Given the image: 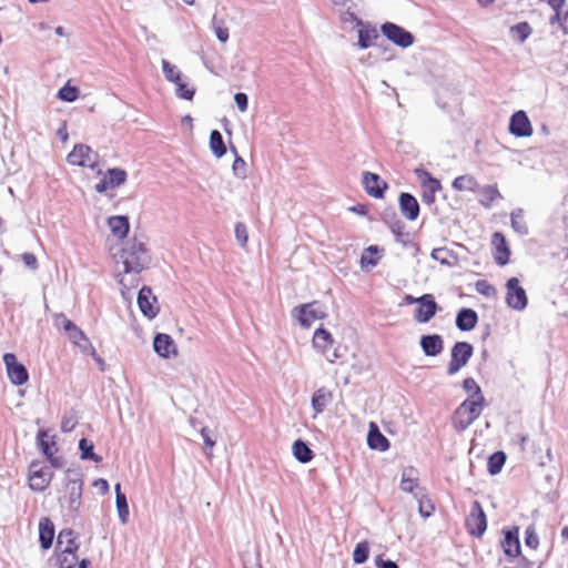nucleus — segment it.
Returning <instances> with one entry per match:
<instances>
[{
  "label": "nucleus",
  "mask_w": 568,
  "mask_h": 568,
  "mask_svg": "<svg viewBox=\"0 0 568 568\" xmlns=\"http://www.w3.org/2000/svg\"><path fill=\"white\" fill-rule=\"evenodd\" d=\"M235 237H236V241L237 243L244 247L248 241V234H247V229H246V225L242 222H237L235 224Z\"/></svg>",
  "instance_id": "nucleus-55"
},
{
  "label": "nucleus",
  "mask_w": 568,
  "mask_h": 568,
  "mask_svg": "<svg viewBox=\"0 0 568 568\" xmlns=\"http://www.w3.org/2000/svg\"><path fill=\"white\" fill-rule=\"evenodd\" d=\"M369 556V544L367 540L361 541L353 551V561L357 565L364 564Z\"/></svg>",
  "instance_id": "nucleus-49"
},
{
  "label": "nucleus",
  "mask_w": 568,
  "mask_h": 568,
  "mask_svg": "<svg viewBox=\"0 0 568 568\" xmlns=\"http://www.w3.org/2000/svg\"><path fill=\"white\" fill-rule=\"evenodd\" d=\"M65 491L68 510L78 514L82 504L83 480L77 471L68 469L65 473Z\"/></svg>",
  "instance_id": "nucleus-3"
},
{
  "label": "nucleus",
  "mask_w": 568,
  "mask_h": 568,
  "mask_svg": "<svg viewBox=\"0 0 568 568\" xmlns=\"http://www.w3.org/2000/svg\"><path fill=\"white\" fill-rule=\"evenodd\" d=\"M292 449H293L294 457L300 463H303V464L310 463L313 459V457H314V454H313L312 449L302 439H296L293 443Z\"/></svg>",
  "instance_id": "nucleus-35"
},
{
  "label": "nucleus",
  "mask_w": 568,
  "mask_h": 568,
  "mask_svg": "<svg viewBox=\"0 0 568 568\" xmlns=\"http://www.w3.org/2000/svg\"><path fill=\"white\" fill-rule=\"evenodd\" d=\"M430 256L443 265H450L449 257L452 256V252L445 247L434 248Z\"/></svg>",
  "instance_id": "nucleus-53"
},
{
  "label": "nucleus",
  "mask_w": 568,
  "mask_h": 568,
  "mask_svg": "<svg viewBox=\"0 0 568 568\" xmlns=\"http://www.w3.org/2000/svg\"><path fill=\"white\" fill-rule=\"evenodd\" d=\"M466 528L469 535L480 538L487 529V517L478 501H474L466 519Z\"/></svg>",
  "instance_id": "nucleus-8"
},
{
  "label": "nucleus",
  "mask_w": 568,
  "mask_h": 568,
  "mask_svg": "<svg viewBox=\"0 0 568 568\" xmlns=\"http://www.w3.org/2000/svg\"><path fill=\"white\" fill-rule=\"evenodd\" d=\"M211 27L219 41L225 43L229 40L230 34L225 20L213 16Z\"/></svg>",
  "instance_id": "nucleus-46"
},
{
  "label": "nucleus",
  "mask_w": 568,
  "mask_h": 568,
  "mask_svg": "<svg viewBox=\"0 0 568 568\" xmlns=\"http://www.w3.org/2000/svg\"><path fill=\"white\" fill-rule=\"evenodd\" d=\"M423 180H422V201L427 204L432 205L435 202V194L442 189L440 182L433 178L428 172H423Z\"/></svg>",
  "instance_id": "nucleus-22"
},
{
  "label": "nucleus",
  "mask_w": 568,
  "mask_h": 568,
  "mask_svg": "<svg viewBox=\"0 0 568 568\" xmlns=\"http://www.w3.org/2000/svg\"><path fill=\"white\" fill-rule=\"evenodd\" d=\"M154 352L163 358H169L171 355H176V345L173 338L165 333H158L153 338Z\"/></svg>",
  "instance_id": "nucleus-18"
},
{
  "label": "nucleus",
  "mask_w": 568,
  "mask_h": 568,
  "mask_svg": "<svg viewBox=\"0 0 568 568\" xmlns=\"http://www.w3.org/2000/svg\"><path fill=\"white\" fill-rule=\"evenodd\" d=\"M525 544L531 549H537L539 546V538L532 526L527 527L525 531Z\"/></svg>",
  "instance_id": "nucleus-56"
},
{
  "label": "nucleus",
  "mask_w": 568,
  "mask_h": 568,
  "mask_svg": "<svg viewBox=\"0 0 568 568\" xmlns=\"http://www.w3.org/2000/svg\"><path fill=\"white\" fill-rule=\"evenodd\" d=\"M378 253H379V248L376 245H371V246L366 247L363 251L362 256H361L362 270L369 271L373 267H375L379 262V257L375 256Z\"/></svg>",
  "instance_id": "nucleus-34"
},
{
  "label": "nucleus",
  "mask_w": 568,
  "mask_h": 568,
  "mask_svg": "<svg viewBox=\"0 0 568 568\" xmlns=\"http://www.w3.org/2000/svg\"><path fill=\"white\" fill-rule=\"evenodd\" d=\"M549 23L551 26L558 23L560 29L564 31V33L568 32V29L566 26V23H568V21H565L564 17H561V14H560V11H555V14L552 17H550V19H549Z\"/></svg>",
  "instance_id": "nucleus-61"
},
{
  "label": "nucleus",
  "mask_w": 568,
  "mask_h": 568,
  "mask_svg": "<svg viewBox=\"0 0 568 568\" xmlns=\"http://www.w3.org/2000/svg\"><path fill=\"white\" fill-rule=\"evenodd\" d=\"M420 348L426 356H437L444 349V339L439 334H426L419 339Z\"/></svg>",
  "instance_id": "nucleus-20"
},
{
  "label": "nucleus",
  "mask_w": 568,
  "mask_h": 568,
  "mask_svg": "<svg viewBox=\"0 0 568 568\" xmlns=\"http://www.w3.org/2000/svg\"><path fill=\"white\" fill-rule=\"evenodd\" d=\"M232 151L236 155V158H235V160L233 162V165H232V170H233V172H234V174L236 176L245 178V166H246V163H245V161L241 156H239L235 148H232Z\"/></svg>",
  "instance_id": "nucleus-57"
},
{
  "label": "nucleus",
  "mask_w": 568,
  "mask_h": 568,
  "mask_svg": "<svg viewBox=\"0 0 568 568\" xmlns=\"http://www.w3.org/2000/svg\"><path fill=\"white\" fill-rule=\"evenodd\" d=\"M120 257L124 265V274L120 278V284L123 288H130L136 283L135 275L148 268L151 263V255L145 246V243L134 236L128 240L122 250Z\"/></svg>",
  "instance_id": "nucleus-1"
},
{
  "label": "nucleus",
  "mask_w": 568,
  "mask_h": 568,
  "mask_svg": "<svg viewBox=\"0 0 568 568\" xmlns=\"http://www.w3.org/2000/svg\"><path fill=\"white\" fill-rule=\"evenodd\" d=\"M477 322L478 315L473 308H462L456 315V326L463 332L475 328Z\"/></svg>",
  "instance_id": "nucleus-24"
},
{
  "label": "nucleus",
  "mask_w": 568,
  "mask_h": 568,
  "mask_svg": "<svg viewBox=\"0 0 568 568\" xmlns=\"http://www.w3.org/2000/svg\"><path fill=\"white\" fill-rule=\"evenodd\" d=\"M532 29L526 21L519 22L510 28L511 37L519 43L525 42L531 34Z\"/></svg>",
  "instance_id": "nucleus-44"
},
{
  "label": "nucleus",
  "mask_w": 568,
  "mask_h": 568,
  "mask_svg": "<svg viewBox=\"0 0 568 568\" xmlns=\"http://www.w3.org/2000/svg\"><path fill=\"white\" fill-rule=\"evenodd\" d=\"M174 84L176 87L175 93L180 99H183V100H192L193 99V97L195 94V89L189 87V84L186 82H184L183 79H181L180 81H178V83H174Z\"/></svg>",
  "instance_id": "nucleus-52"
},
{
  "label": "nucleus",
  "mask_w": 568,
  "mask_h": 568,
  "mask_svg": "<svg viewBox=\"0 0 568 568\" xmlns=\"http://www.w3.org/2000/svg\"><path fill=\"white\" fill-rule=\"evenodd\" d=\"M420 303L415 311L414 318L418 323L429 322L438 311V305L432 294H424L419 296Z\"/></svg>",
  "instance_id": "nucleus-14"
},
{
  "label": "nucleus",
  "mask_w": 568,
  "mask_h": 568,
  "mask_svg": "<svg viewBox=\"0 0 568 568\" xmlns=\"http://www.w3.org/2000/svg\"><path fill=\"white\" fill-rule=\"evenodd\" d=\"M474 354V347L468 342H456L452 347L447 374L453 376L467 365Z\"/></svg>",
  "instance_id": "nucleus-5"
},
{
  "label": "nucleus",
  "mask_w": 568,
  "mask_h": 568,
  "mask_svg": "<svg viewBox=\"0 0 568 568\" xmlns=\"http://www.w3.org/2000/svg\"><path fill=\"white\" fill-rule=\"evenodd\" d=\"M504 540L501 541V547L504 549L505 555L508 557H517L520 554V542L518 538V529L515 530H505Z\"/></svg>",
  "instance_id": "nucleus-25"
},
{
  "label": "nucleus",
  "mask_w": 568,
  "mask_h": 568,
  "mask_svg": "<svg viewBox=\"0 0 568 568\" xmlns=\"http://www.w3.org/2000/svg\"><path fill=\"white\" fill-rule=\"evenodd\" d=\"M98 154L87 144H75L68 154L67 161L71 165L89 166L92 170L98 169Z\"/></svg>",
  "instance_id": "nucleus-7"
},
{
  "label": "nucleus",
  "mask_w": 568,
  "mask_h": 568,
  "mask_svg": "<svg viewBox=\"0 0 568 568\" xmlns=\"http://www.w3.org/2000/svg\"><path fill=\"white\" fill-rule=\"evenodd\" d=\"M201 436L206 447L212 448L215 445V440L211 437V432L207 427H202Z\"/></svg>",
  "instance_id": "nucleus-64"
},
{
  "label": "nucleus",
  "mask_w": 568,
  "mask_h": 568,
  "mask_svg": "<svg viewBox=\"0 0 568 568\" xmlns=\"http://www.w3.org/2000/svg\"><path fill=\"white\" fill-rule=\"evenodd\" d=\"M484 406V396H480L479 399H465L455 410V427L459 430L468 428L480 416Z\"/></svg>",
  "instance_id": "nucleus-2"
},
{
  "label": "nucleus",
  "mask_w": 568,
  "mask_h": 568,
  "mask_svg": "<svg viewBox=\"0 0 568 568\" xmlns=\"http://www.w3.org/2000/svg\"><path fill=\"white\" fill-rule=\"evenodd\" d=\"M524 210L518 207L510 213V225L511 229L519 235L525 236L529 233L527 223L524 219Z\"/></svg>",
  "instance_id": "nucleus-33"
},
{
  "label": "nucleus",
  "mask_w": 568,
  "mask_h": 568,
  "mask_svg": "<svg viewBox=\"0 0 568 568\" xmlns=\"http://www.w3.org/2000/svg\"><path fill=\"white\" fill-rule=\"evenodd\" d=\"M313 346L322 354L326 353L332 346H334V338L332 334L323 328L320 327L315 331L313 336Z\"/></svg>",
  "instance_id": "nucleus-27"
},
{
  "label": "nucleus",
  "mask_w": 568,
  "mask_h": 568,
  "mask_svg": "<svg viewBox=\"0 0 568 568\" xmlns=\"http://www.w3.org/2000/svg\"><path fill=\"white\" fill-rule=\"evenodd\" d=\"M367 444L369 448L385 452L389 448L388 439L381 433L378 427L371 423V427L367 435Z\"/></svg>",
  "instance_id": "nucleus-26"
},
{
  "label": "nucleus",
  "mask_w": 568,
  "mask_h": 568,
  "mask_svg": "<svg viewBox=\"0 0 568 568\" xmlns=\"http://www.w3.org/2000/svg\"><path fill=\"white\" fill-rule=\"evenodd\" d=\"M38 467V464L30 466V488L34 491H43L50 484L52 473L48 467Z\"/></svg>",
  "instance_id": "nucleus-15"
},
{
  "label": "nucleus",
  "mask_w": 568,
  "mask_h": 568,
  "mask_svg": "<svg viewBox=\"0 0 568 568\" xmlns=\"http://www.w3.org/2000/svg\"><path fill=\"white\" fill-rule=\"evenodd\" d=\"M108 225L114 236L123 239L130 230L129 219L124 215H114L109 217Z\"/></svg>",
  "instance_id": "nucleus-28"
},
{
  "label": "nucleus",
  "mask_w": 568,
  "mask_h": 568,
  "mask_svg": "<svg viewBox=\"0 0 568 568\" xmlns=\"http://www.w3.org/2000/svg\"><path fill=\"white\" fill-rule=\"evenodd\" d=\"M506 303L516 311H523L527 307L528 298L526 291L519 285L517 277H510L506 283Z\"/></svg>",
  "instance_id": "nucleus-10"
},
{
  "label": "nucleus",
  "mask_w": 568,
  "mask_h": 568,
  "mask_svg": "<svg viewBox=\"0 0 568 568\" xmlns=\"http://www.w3.org/2000/svg\"><path fill=\"white\" fill-rule=\"evenodd\" d=\"M491 245L495 247V262L501 266L506 265L509 262L510 250L504 234L500 232H495L491 235Z\"/></svg>",
  "instance_id": "nucleus-19"
},
{
  "label": "nucleus",
  "mask_w": 568,
  "mask_h": 568,
  "mask_svg": "<svg viewBox=\"0 0 568 568\" xmlns=\"http://www.w3.org/2000/svg\"><path fill=\"white\" fill-rule=\"evenodd\" d=\"M331 400L332 393L327 388L321 387L317 390H315L312 396V408L316 414H321L324 412V409L331 403Z\"/></svg>",
  "instance_id": "nucleus-29"
},
{
  "label": "nucleus",
  "mask_w": 568,
  "mask_h": 568,
  "mask_svg": "<svg viewBox=\"0 0 568 568\" xmlns=\"http://www.w3.org/2000/svg\"><path fill=\"white\" fill-rule=\"evenodd\" d=\"M463 388L470 394V399H479L480 396H484L480 386L473 377L464 379Z\"/></svg>",
  "instance_id": "nucleus-51"
},
{
  "label": "nucleus",
  "mask_w": 568,
  "mask_h": 568,
  "mask_svg": "<svg viewBox=\"0 0 568 568\" xmlns=\"http://www.w3.org/2000/svg\"><path fill=\"white\" fill-rule=\"evenodd\" d=\"M475 290L477 293L486 296L493 297L496 295V288L489 284L486 280H479L475 283Z\"/></svg>",
  "instance_id": "nucleus-54"
},
{
  "label": "nucleus",
  "mask_w": 568,
  "mask_h": 568,
  "mask_svg": "<svg viewBox=\"0 0 568 568\" xmlns=\"http://www.w3.org/2000/svg\"><path fill=\"white\" fill-rule=\"evenodd\" d=\"M400 489L414 494L419 490L417 470L413 467L405 469L402 474Z\"/></svg>",
  "instance_id": "nucleus-30"
},
{
  "label": "nucleus",
  "mask_w": 568,
  "mask_h": 568,
  "mask_svg": "<svg viewBox=\"0 0 568 568\" xmlns=\"http://www.w3.org/2000/svg\"><path fill=\"white\" fill-rule=\"evenodd\" d=\"M114 488H115V505H116L120 521L122 524H126V521L129 519V515H130L126 496L124 493H122L121 485L119 483L115 485Z\"/></svg>",
  "instance_id": "nucleus-32"
},
{
  "label": "nucleus",
  "mask_w": 568,
  "mask_h": 568,
  "mask_svg": "<svg viewBox=\"0 0 568 568\" xmlns=\"http://www.w3.org/2000/svg\"><path fill=\"white\" fill-rule=\"evenodd\" d=\"M3 362L7 367L8 377L12 384L20 386L28 382L29 373L26 366L18 362L14 354L6 353L3 355Z\"/></svg>",
  "instance_id": "nucleus-11"
},
{
  "label": "nucleus",
  "mask_w": 568,
  "mask_h": 568,
  "mask_svg": "<svg viewBox=\"0 0 568 568\" xmlns=\"http://www.w3.org/2000/svg\"><path fill=\"white\" fill-rule=\"evenodd\" d=\"M105 178L108 179V184L111 189L122 185L126 181V172L122 169L114 168L109 169Z\"/></svg>",
  "instance_id": "nucleus-47"
},
{
  "label": "nucleus",
  "mask_w": 568,
  "mask_h": 568,
  "mask_svg": "<svg viewBox=\"0 0 568 568\" xmlns=\"http://www.w3.org/2000/svg\"><path fill=\"white\" fill-rule=\"evenodd\" d=\"M363 185L367 194L375 199H382L387 189V183L378 174L372 172L363 173Z\"/></svg>",
  "instance_id": "nucleus-17"
},
{
  "label": "nucleus",
  "mask_w": 568,
  "mask_h": 568,
  "mask_svg": "<svg viewBox=\"0 0 568 568\" xmlns=\"http://www.w3.org/2000/svg\"><path fill=\"white\" fill-rule=\"evenodd\" d=\"M292 315L302 327L307 328L315 321L324 318L326 314L318 302H312L294 307Z\"/></svg>",
  "instance_id": "nucleus-6"
},
{
  "label": "nucleus",
  "mask_w": 568,
  "mask_h": 568,
  "mask_svg": "<svg viewBox=\"0 0 568 568\" xmlns=\"http://www.w3.org/2000/svg\"><path fill=\"white\" fill-rule=\"evenodd\" d=\"M55 324L64 329L72 344L81 348L83 352L90 348L92 351V355H94L95 349L90 343L89 338L85 336L84 332L79 328L72 321L67 318L64 314H59L55 317Z\"/></svg>",
  "instance_id": "nucleus-4"
},
{
  "label": "nucleus",
  "mask_w": 568,
  "mask_h": 568,
  "mask_svg": "<svg viewBox=\"0 0 568 568\" xmlns=\"http://www.w3.org/2000/svg\"><path fill=\"white\" fill-rule=\"evenodd\" d=\"M210 148L216 158H222L226 153V146L219 130H213L211 132Z\"/></svg>",
  "instance_id": "nucleus-40"
},
{
  "label": "nucleus",
  "mask_w": 568,
  "mask_h": 568,
  "mask_svg": "<svg viewBox=\"0 0 568 568\" xmlns=\"http://www.w3.org/2000/svg\"><path fill=\"white\" fill-rule=\"evenodd\" d=\"M325 356V358L329 362V363H335L338 358L342 357V354L339 353V347H334L332 346V348H329L326 353L323 354Z\"/></svg>",
  "instance_id": "nucleus-63"
},
{
  "label": "nucleus",
  "mask_w": 568,
  "mask_h": 568,
  "mask_svg": "<svg viewBox=\"0 0 568 568\" xmlns=\"http://www.w3.org/2000/svg\"><path fill=\"white\" fill-rule=\"evenodd\" d=\"M21 260L23 261L26 267H28L31 271H36L39 267L38 258L33 253H23L21 255Z\"/></svg>",
  "instance_id": "nucleus-59"
},
{
  "label": "nucleus",
  "mask_w": 568,
  "mask_h": 568,
  "mask_svg": "<svg viewBox=\"0 0 568 568\" xmlns=\"http://www.w3.org/2000/svg\"><path fill=\"white\" fill-rule=\"evenodd\" d=\"M389 229L395 236L396 242L406 245L409 234L405 232V224L394 214L393 221L389 223Z\"/></svg>",
  "instance_id": "nucleus-42"
},
{
  "label": "nucleus",
  "mask_w": 568,
  "mask_h": 568,
  "mask_svg": "<svg viewBox=\"0 0 568 568\" xmlns=\"http://www.w3.org/2000/svg\"><path fill=\"white\" fill-rule=\"evenodd\" d=\"M400 213L409 221H415L419 215V204L414 195L403 192L398 199Z\"/></svg>",
  "instance_id": "nucleus-21"
},
{
  "label": "nucleus",
  "mask_w": 568,
  "mask_h": 568,
  "mask_svg": "<svg viewBox=\"0 0 568 568\" xmlns=\"http://www.w3.org/2000/svg\"><path fill=\"white\" fill-rule=\"evenodd\" d=\"M54 539V525L48 517H42L39 521V541L44 550L52 546Z\"/></svg>",
  "instance_id": "nucleus-23"
},
{
  "label": "nucleus",
  "mask_w": 568,
  "mask_h": 568,
  "mask_svg": "<svg viewBox=\"0 0 568 568\" xmlns=\"http://www.w3.org/2000/svg\"><path fill=\"white\" fill-rule=\"evenodd\" d=\"M381 31L389 41L400 48H408L414 43L413 33L396 23L385 22L381 26Z\"/></svg>",
  "instance_id": "nucleus-9"
},
{
  "label": "nucleus",
  "mask_w": 568,
  "mask_h": 568,
  "mask_svg": "<svg viewBox=\"0 0 568 568\" xmlns=\"http://www.w3.org/2000/svg\"><path fill=\"white\" fill-rule=\"evenodd\" d=\"M378 38L376 28L372 26H365L358 30V47L361 49H367L373 44V41Z\"/></svg>",
  "instance_id": "nucleus-37"
},
{
  "label": "nucleus",
  "mask_w": 568,
  "mask_h": 568,
  "mask_svg": "<svg viewBox=\"0 0 568 568\" xmlns=\"http://www.w3.org/2000/svg\"><path fill=\"white\" fill-rule=\"evenodd\" d=\"M162 72L164 78L173 83H178L182 79V73L176 68V65L170 63L168 60H162Z\"/></svg>",
  "instance_id": "nucleus-48"
},
{
  "label": "nucleus",
  "mask_w": 568,
  "mask_h": 568,
  "mask_svg": "<svg viewBox=\"0 0 568 568\" xmlns=\"http://www.w3.org/2000/svg\"><path fill=\"white\" fill-rule=\"evenodd\" d=\"M374 561L377 568H399L395 561L383 559L382 556H377Z\"/></svg>",
  "instance_id": "nucleus-62"
},
{
  "label": "nucleus",
  "mask_w": 568,
  "mask_h": 568,
  "mask_svg": "<svg viewBox=\"0 0 568 568\" xmlns=\"http://www.w3.org/2000/svg\"><path fill=\"white\" fill-rule=\"evenodd\" d=\"M93 443L88 440L87 438H81L79 442L80 457L83 460H92L94 463H100L102 460L101 456L97 455L93 452Z\"/></svg>",
  "instance_id": "nucleus-41"
},
{
  "label": "nucleus",
  "mask_w": 568,
  "mask_h": 568,
  "mask_svg": "<svg viewBox=\"0 0 568 568\" xmlns=\"http://www.w3.org/2000/svg\"><path fill=\"white\" fill-rule=\"evenodd\" d=\"M506 454L501 450L495 452L488 457L487 470L490 475H497L501 471L506 463Z\"/></svg>",
  "instance_id": "nucleus-38"
},
{
  "label": "nucleus",
  "mask_w": 568,
  "mask_h": 568,
  "mask_svg": "<svg viewBox=\"0 0 568 568\" xmlns=\"http://www.w3.org/2000/svg\"><path fill=\"white\" fill-rule=\"evenodd\" d=\"M57 545L59 548L63 547V549H79L75 532L71 528H64L59 532Z\"/></svg>",
  "instance_id": "nucleus-36"
},
{
  "label": "nucleus",
  "mask_w": 568,
  "mask_h": 568,
  "mask_svg": "<svg viewBox=\"0 0 568 568\" xmlns=\"http://www.w3.org/2000/svg\"><path fill=\"white\" fill-rule=\"evenodd\" d=\"M77 424H78V420L74 417V415H72V414L64 415L61 420V430L63 433L72 432L74 429V427L77 426Z\"/></svg>",
  "instance_id": "nucleus-58"
},
{
  "label": "nucleus",
  "mask_w": 568,
  "mask_h": 568,
  "mask_svg": "<svg viewBox=\"0 0 568 568\" xmlns=\"http://www.w3.org/2000/svg\"><path fill=\"white\" fill-rule=\"evenodd\" d=\"M453 189L456 191H476L479 186L477 180L469 174L457 176L453 181Z\"/></svg>",
  "instance_id": "nucleus-39"
},
{
  "label": "nucleus",
  "mask_w": 568,
  "mask_h": 568,
  "mask_svg": "<svg viewBox=\"0 0 568 568\" xmlns=\"http://www.w3.org/2000/svg\"><path fill=\"white\" fill-rule=\"evenodd\" d=\"M78 550L62 549L58 556V562L60 568H74L79 565L77 557Z\"/></svg>",
  "instance_id": "nucleus-45"
},
{
  "label": "nucleus",
  "mask_w": 568,
  "mask_h": 568,
  "mask_svg": "<svg viewBox=\"0 0 568 568\" xmlns=\"http://www.w3.org/2000/svg\"><path fill=\"white\" fill-rule=\"evenodd\" d=\"M58 98L65 102H73L79 98V89L65 84L58 91Z\"/></svg>",
  "instance_id": "nucleus-50"
},
{
  "label": "nucleus",
  "mask_w": 568,
  "mask_h": 568,
  "mask_svg": "<svg viewBox=\"0 0 568 568\" xmlns=\"http://www.w3.org/2000/svg\"><path fill=\"white\" fill-rule=\"evenodd\" d=\"M138 305L142 314L152 320L159 314V306L156 305V297L152 294L149 286H143L138 294Z\"/></svg>",
  "instance_id": "nucleus-12"
},
{
  "label": "nucleus",
  "mask_w": 568,
  "mask_h": 568,
  "mask_svg": "<svg viewBox=\"0 0 568 568\" xmlns=\"http://www.w3.org/2000/svg\"><path fill=\"white\" fill-rule=\"evenodd\" d=\"M37 440L42 454L51 462L52 466L59 467V460L53 457L58 450L54 437H50L48 430L40 429L37 435Z\"/></svg>",
  "instance_id": "nucleus-16"
},
{
  "label": "nucleus",
  "mask_w": 568,
  "mask_h": 568,
  "mask_svg": "<svg viewBox=\"0 0 568 568\" xmlns=\"http://www.w3.org/2000/svg\"><path fill=\"white\" fill-rule=\"evenodd\" d=\"M234 101L236 103V106L239 108V110L241 112H245L247 110V106H248V98L245 93L243 92H237L235 95H234Z\"/></svg>",
  "instance_id": "nucleus-60"
},
{
  "label": "nucleus",
  "mask_w": 568,
  "mask_h": 568,
  "mask_svg": "<svg viewBox=\"0 0 568 568\" xmlns=\"http://www.w3.org/2000/svg\"><path fill=\"white\" fill-rule=\"evenodd\" d=\"M509 132L517 138H527L532 134V126L525 111H516L510 116Z\"/></svg>",
  "instance_id": "nucleus-13"
},
{
  "label": "nucleus",
  "mask_w": 568,
  "mask_h": 568,
  "mask_svg": "<svg viewBox=\"0 0 568 568\" xmlns=\"http://www.w3.org/2000/svg\"><path fill=\"white\" fill-rule=\"evenodd\" d=\"M415 498L418 500V511L422 517L428 518L435 510L434 505L429 499L426 498L424 489H419L415 493Z\"/></svg>",
  "instance_id": "nucleus-43"
},
{
  "label": "nucleus",
  "mask_w": 568,
  "mask_h": 568,
  "mask_svg": "<svg viewBox=\"0 0 568 568\" xmlns=\"http://www.w3.org/2000/svg\"><path fill=\"white\" fill-rule=\"evenodd\" d=\"M478 192L480 194L479 203L486 209H490L495 200L503 199L496 185L480 186L478 187Z\"/></svg>",
  "instance_id": "nucleus-31"
}]
</instances>
